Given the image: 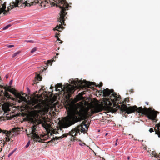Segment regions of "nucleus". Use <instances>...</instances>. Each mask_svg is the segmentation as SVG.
Instances as JSON below:
<instances>
[{"label": "nucleus", "mask_w": 160, "mask_h": 160, "mask_svg": "<svg viewBox=\"0 0 160 160\" xmlns=\"http://www.w3.org/2000/svg\"><path fill=\"white\" fill-rule=\"evenodd\" d=\"M13 152H11L8 155V157H10L11 155L13 154Z\"/></svg>", "instance_id": "nucleus-28"}, {"label": "nucleus", "mask_w": 160, "mask_h": 160, "mask_svg": "<svg viewBox=\"0 0 160 160\" xmlns=\"http://www.w3.org/2000/svg\"><path fill=\"white\" fill-rule=\"evenodd\" d=\"M20 128L18 127H15L12 128L9 131H6L4 132L5 138V141L8 142L10 140V138L13 136L18 135L19 133V132L20 131Z\"/></svg>", "instance_id": "nucleus-9"}, {"label": "nucleus", "mask_w": 160, "mask_h": 160, "mask_svg": "<svg viewBox=\"0 0 160 160\" xmlns=\"http://www.w3.org/2000/svg\"><path fill=\"white\" fill-rule=\"evenodd\" d=\"M36 78L35 79L34 82L33 83V84H32V85L36 84L38 82V81L41 80L42 77L39 75L37 74L36 76Z\"/></svg>", "instance_id": "nucleus-14"}, {"label": "nucleus", "mask_w": 160, "mask_h": 160, "mask_svg": "<svg viewBox=\"0 0 160 160\" xmlns=\"http://www.w3.org/2000/svg\"><path fill=\"white\" fill-rule=\"evenodd\" d=\"M115 145L116 146H117V142H116L115 144Z\"/></svg>", "instance_id": "nucleus-41"}, {"label": "nucleus", "mask_w": 160, "mask_h": 160, "mask_svg": "<svg viewBox=\"0 0 160 160\" xmlns=\"http://www.w3.org/2000/svg\"><path fill=\"white\" fill-rule=\"evenodd\" d=\"M16 148L14 149V150H13L12 151V152H13H13L15 151L16 150Z\"/></svg>", "instance_id": "nucleus-35"}, {"label": "nucleus", "mask_w": 160, "mask_h": 160, "mask_svg": "<svg viewBox=\"0 0 160 160\" xmlns=\"http://www.w3.org/2000/svg\"><path fill=\"white\" fill-rule=\"evenodd\" d=\"M12 93L14 94L17 98H19V99L22 101L24 99H26L25 97L22 96L19 93H17L16 94L15 92H13Z\"/></svg>", "instance_id": "nucleus-12"}, {"label": "nucleus", "mask_w": 160, "mask_h": 160, "mask_svg": "<svg viewBox=\"0 0 160 160\" xmlns=\"http://www.w3.org/2000/svg\"><path fill=\"white\" fill-rule=\"evenodd\" d=\"M16 148L14 149V150H13L12 151V152H13H13L15 151L16 150Z\"/></svg>", "instance_id": "nucleus-36"}, {"label": "nucleus", "mask_w": 160, "mask_h": 160, "mask_svg": "<svg viewBox=\"0 0 160 160\" xmlns=\"http://www.w3.org/2000/svg\"><path fill=\"white\" fill-rule=\"evenodd\" d=\"M2 151V148H1L0 150V152H1Z\"/></svg>", "instance_id": "nucleus-38"}, {"label": "nucleus", "mask_w": 160, "mask_h": 160, "mask_svg": "<svg viewBox=\"0 0 160 160\" xmlns=\"http://www.w3.org/2000/svg\"><path fill=\"white\" fill-rule=\"evenodd\" d=\"M27 91H28V93H29L30 92V89H29V88H27Z\"/></svg>", "instance_id": "nucleus-30"}, {"label": "nucleus", "mask_w": 160, "mask_h": 160, "mask_svg": "<svg viewBox=\"0 0 160 160\" xmlns=\"http://www.w3.org/2000/svg\"><path fill=\"white\" fill-rule=\"evenodd\" d=\"M11 25L10 24H9L7 25L5 27L3 28L2 29L3 30H5L7 29L9 27H11Z\"/></svg>", "instance_id": "nucleus-18"}, {"label": "nucleus", "mask_w": 160, "mask_h": 160, "mask_svg": "<svg viewBox=\"0 0 160 160\" xmlns=\"http://www.w3.org/2000/svg\"><path fill=\"white\" fill-rule=\"evenodd\" d=\"M55 90L57 91H60L59 89H58V88H61V89H62V92L61 93H63L65 98L68 100L69 99L71 95L74 92V88L70 87L69 86H66L65 87V86L62 85L60 83L56 85L55 86Z\"/></svg>", "instance_id": "nucleus-7"}, {"label": "nucleus", "mask_w": 160, "mask_h": 160, "mask_svg": "<svg viewBox=\"0 0 160 160\" xmlns=\"http://www.w3.org/2000/svg\"><path fill=\"white\" fill-rule=\"evenodd\" d=\"M19 1L18 0H16L13 3L12 7H18Z\"/></svg>", "instance_id": "nucleus-16"}, {"label": "nucleus", "mask_w": 160, "mask_h": 160, "mask_svg": "<svg viewBox=\"0 0 160 160\" xmlns=\"http://www.w3.org/2000/svg\"><path fill=\"white\" fill-rule=\"evenodd\" d=\"M24 4H25V6H30V3H28L26 1L25 2Z\"/></svg>", "instance_id": "nucleus-22"}, {"label": "nucleus", "mask_w": 160, "mask_h": 160, "mask_svg": "<svg viewBox=\"0 0 160 160\" xmlns=\"http://www.w3.org/2000/svg\"><path fill=\"white\" fill-rule=\"evenodd\" d=\"M8 10L9 11V7L8 8Z\"/></svg>", "instance_id": "nucleus-46"}, {"label": "nucleus", "mask_w": 160, "mask_h": 160, "mask_svg": "<svg viewBox=\"0 0 160 160\" xmlns=\"http://www.w3.org/2000/svg\"><path fill=\"white\" fill-rule=\"evenodd\" d=\"M56 2V6L59 7L61 9L59 16L58 18V21L61 24L59 26L57 25L53 29L54 31L58 30L61 28L62 24H64L65 17L67 14L66 12V10H68L69 7L68 4L66 2V0H53Z\"/></svg>", "instance_id": "nucleus-1"}, {"label": "nucleus", "mask_w": 160, "mask_h": 160, "mask_svg": "<svg viewBox=\"0 0 160 160\" xmlns=\"http://www.w3.org/2000/svg\"><path fill=\"white\" fill-rule=\"evenodd\" d=\"M81 115L79 109L78 108L74 109L71 114L68 117L63 123V125L64 128H67L74 124L79 121V117Z\"/></svg>", "instance_id": "nucleus-5"}, {"label": "nucleus", "mask_w": 160, "mask_h": 160, "mask_svg": "<svg viewBox=\"0 0 160 160\" xmlns=\"http://www.w3.org/2000/svg\"><path fill=\"white\" fill-rule=\"evenodd\" d=\"M6 8V3H4L0 9V17L3 16V15H5L7 13V12L5 10Z\"/></svg>", "instance_id": "nucleus-11"}, {"label": "nucleus", "mask_w": 160, "mask_h": 160, "mask_svg": "<svg viewBox=\"0 0 160 160\" xmlns=\"http://www.w3.org/2000/svg\"><path fill=\"white\" fill-rule=\"evenodd\" d=\"M52 62V61L51 60H48L47 61V63L48 64H51V63Z\"/></svg>", "instance_id": "nucleus-25"}, {"label": "nucleus", "mask_w": 160, "mask_h": 160, "mask_svg": "<svg viewBox=\"0 0 160 160\" xmlns=\"http://www.w3.org/2000/svg\"><path fill=\"white\" fill-rule=\"evenodd\" d=\"M5 97L7 98L8 100L13 99L11 95H10L8 92H6L5 93Z\"/></svg>", "instance_id": "nucleus-15"}, {"label": "nucleus", "mask_w": 160, "mask_h": 160, "mask_svg": "<svg viewBox=\"0 0 160 160\" xmlns=\"http://www.w3.org/2000/svg\"><path fill=\"white\" fill-rule=\"evenodd\" d=\"M37 49V48H32V50L31 51V52L32 53L34 52L35 51H36Z\"/></svg>", "instance_id": "nucleus-19"}, {"label": "nucleus", "mask_w": 160, "mask_h": 160, "mask_svg": "<svg viewBox=\"0 0 160 160\" xmlns=\"http://www.w3.org/2000/svg\"><path fill=\"white\" fill-rule=\"evenodd\" d=\"M79 94H80L81 95H82V94L81 93H79Z\"/></svg>", "instance_id": "nucleus-45"}, {"label": "nucleus", "mask_w": 160, "mask_h": 160, "mask_svg": "<svg viewBox=\"0 0 160 160\" xmlns=\"http://www.w3.org/2000/svg\"><path fill=\"white\" fill-rule=\"evenodd\" d=\"M6 78H8V76L7 75H6Z\"/></svg>", "instance_id": "nucleus-42"}, {"label": "nucleus", "mask_w": 160, "mask_h": 160, "mask_svg": "<svg viewBox=\"0 0 160 160\" xmlns=\"http://www.w3.org/2000/svg\"><path fill=\"white\" fill-rule=\"evenodd\" d=\"M79 145L81 146H85L86 145V144H85V143H84V142H82V143H80L79 144Z\"/></svg>", "instance_id": "nucleus-26"}, {"label": "nucleus", "mask_w": 160, "mask_h": 160, "mask_svg": "<svg viewBox=\"0 0 160 160\" xmlns=\"http://www.w3.org/2000/svg\"><path fill=\"white\" fill-rule=\"evenodd\" d=\"M14 46L12 45H7V47L8 48H12L14 47Z\"/></svg>", "instance_id": "nucleus-23"}, {"label": "nucleus", "mask_w": 160, "mask_h": 160, "mask_svg": "<svg viewBox=\"0 0 160 160\" xmlns=\"http://www.w3.org/2000/svg\"><path fill=\"white\" fill-rule=\"evenodd\" d=\"M30 143V141L29 140L28 142L26 145L25 146V147L26 148H28L29 147V146Z\"/></svg>", "instance_id": "nucleus-20"}, {"label": "nucleus", "mask_w": 160, "mask_h": 160, "mask_svg": "<svg viewBox=\"0 0 160 160\" xmlns=\"http://www.w3.org/2000/svg\"><path fill=\"white\" fill-rule=\"evenodd\" d=\"M20 53V51H18L17 52H16L15 53H14L12 55V57L13 58H14L18 54Z\"/></svg>", "instance_id": "nucleus-17"}, {"label": "nucleus", "mask_w": 160, "mask_h": 160, "mask_svg": "<svg viewBox=\"0 0 160 160\" xmlns=\"http://www.w3.org/2000/svg\"><path fill=\"white\" fill-rule=\"evenodd\" d=\"M25 42H30V43H33L34 41L33 40H26L25 41Z\"/></svg>", "instance_id": "nucleus-21"}, {"label": "nucleus", "mask_w": 160, "mask_h": 160, "mask_svg": "<svg viewBox=\"0 0 160 160\" xmlns=\"http://www.w3.org/2000/svg\"><path fill=\"white\" fill-rule=\"evenodd\" d=\"M146 104H147V105H148V102H146Z\"/></svg>", "instance_id": "nucleus-40"}, {"label": "nucleus", "mask_w": 160, "mask_h": 160, "mask_svg": "<svg viewBox=\"0 0 160 160\" xmlns=\"http://www.w3.org/2000/svg\"><path fill=\"white\" fill-rule=\"evenodd\" d=\"M6 144V143L5 142L3 143V146H4V145H5V144Z\"/></svg>", "instance_id": "nucleus-37"}, {"label": "nucleus", "mask_w": 160, "mask_h": 160, "mask_svg": "<svg viewBox=\"0 0 160 160\" xmlns=\"http://www.w3.org/2000/svg\"><path fill=\"white\" fill-rule=\"evenodd\" d=\"M58 53H57V55H58Z\"/></svg>", "instance_id": "nucleus-47"}, {"label": "nucleus", "mask_w": 160, "mask_h": 160, "mask_svg": "<svg viewBox=\"0 0 160 160\" xmlns=\"http://www.w3.org/2000/svg\"><path fill=\"white\" fill-rule=\"evenodd\" d=\"M36 130L35 126L33 128H29L28 132H27V135L28 137H31L34 141H37L39 142H43L42 140L36 133Z\"/></svg>", "instance_id": "nucleus-10"}, {"label": "nucleus", "mask_w": 160, "mask_h": 160, "mask_svg": "<svg viewBox=\"0 0 160 160\" xmlns=\"http://www.w3.org/2000/svg\"><path fill=\"white\" fill-rule=\"evenodd\" d=\"M149 131L150 132H152L154 131L153 129L152 128H151L149 129Z\"/></svg>", "instance_id": "nucleus-27"}, {"label": "nucleus", "mask_w": 160, "mask_h": 160, "mask_svg": "<svg viewBox=\"0 0 160 160\" xmlns=\"http://www.w3.org/2000/svg\"><path fill=\"white\" fill-rule=\"evenodd\" d=\"M30 105L33 109H38L35 111L36 115L37 116L36 119L39 121H41L42 118V116L47 112V110L43 107L42 100L38 98H33L31 101Z\"/></svg>", "instance_id": "nucleus-4"}, {"label": "nucleus", "mask_w": 160, "mask_h": 160, "mask_svg": "<svg viewBox=\"0 0 160 160\" xmlns=\"http://www.w3.org/2000/svg\"><path fill=\"white\" fill-rule=\"evenodd\" d=\"M57 40H58V41H61V43H62V41H61L60 40V39L58 37V39H57Z\"/></svg>", "instance_id": "nucleus-32"}, {"label": "nucleus", "mask_w": 160, "mask_h": 160, "mask_svg": "<svg viewBox=\"0 0 160 160\" xmlns=\"http://www.w3.org/2000/svg\"><path fill=\"white\" fill-rule=\"evenodd\" d=\"M22 95H25V93H23L22 94Z\"/></svg>", "instance_id": "nucleus-43"}, {"label": "nucleus", "mask_w": 160, "mask_h": 160, "mask_svg": "<svg viewBox=\"0 0 160 160\" xmlns=\"http://www.w3.org/2000/svg\"><path fill=\"white\" fill-rule=\"evenodd\" d=\"M101 92L103 93L104 97H108L105 98L103 100L104 104L107 106H112V103H116L117 102L120 101L121 99L120 96L114 92L113 89L110 90L106 88L102 90Z\"/></svg>", "instance_id": "nucleus-2"}, {"label": "nucleus", "mask_w": 160, "mask_h": 160, "mask_svg": "<svg viewBox=\"0 0 160 160\" xmlns=\"http://www.w3.org/2000/svg\"><path fill=\"white\" fill-rule=\"evenodd\" d=\"M157 129H154L155 132V134H157L158 137H160V126L158 124L156 125Z\"/></svg>", "instance_id": "nucleus-13"}, {"label": "nucleus", "mask_w": 160, "mask_h": 160, "mask_svg": "<svg viewBox=\"0 0 160 160\" xmlns=\"http://www.w3.org/2000/svg\"><path fill=\"white\" fill-rule=\"evenodd\" d=\"M129 159H130V157H128V160H129Z\"/></svg>", "instance_id": "nucleus-39"}, {"label": "nucleus", "mask_w": 160, "mask_h": 160, "mask_svg": "<svg viewBox=\"0 0 160 160\" xmlns=\"http://www.w3.org/2000/svg\"><path fill=\"white\" fill-rule=\"evenodd\" d=\"M12 80H11L10 81V82H9V85H11V84H12Z\"/></svg>", "instance_id": "nucleus-31"}, {"label": "nucleus", "mask_w": 160, "mask_h": 160, "mask_svg": "<svg viewBox=\"0 0 160 160\" xmlns=\"http://www.w3.org/2000/svg\"><path fill=\"white\" fill-rule=\"evenodd\" d=\"M35 2L37 3H41L42 2V1L41 0H36Z\"/></svg>", "instance_id": "nucleus-24"}, {"label": "nucleus", "mask_w": 160, "mask_h": 160, "mask_svg": "<svg viewBox=\"0 0 160 160\" xmlns=\"http://www.w3.org/2000/svg\"><path fill=\"white\" fill-rule=\"evenodd\" d=\"M69 82L72 84H73L75 86L81 85L83 86V84H85V85L88 86L89 88H92V86L95 85L96 87H100L102 86L103 84L102 82H100V85H96V84L95 82H88L86 80H83V81H79L78 78L77 80H73V79H70L69 81Z\"/></svg>", "instance_id": "nucleus-8"}, {"label": "nucleus", "mask_w": 160, "mask_h": 160, "mask_svg": "<svg viewBox=\"0 0 160 160\" xmlns=\"http://www.w3.org/2000/svg\"><path fill=\"white\" fill-rule=\"evenodd\" d=\"M51 142V141H48V143H49Z\"/></svg>", "instance_id": "nucleus-44"}, {"label": "nucleus", "mask_w": 160, "mask_h": 160, "mask_svg": "<svg viewBox=\"0 0 160 160\" xmlns=\"http://www.w3.org/2000/svg\"><path fill=\"white\" fill-rule=\"evenodd\" d=\"M58 34H56L55 36V37L56 38H58Z\"/></svg>", "instance_id": "nucleus-34"}, {"label": "nucleus", "mask_w": 160, "mask_h": 160, "mask_svg": "<svg viewBox=\"0 0 160 160\" xmlns=\"http://www.w3.org/2000/svg\"><path fill=\"white\" fill-rule=\"evenodd\" d=\"M6 130H1V129H0V133H1L2 132H3V133H4V132L5 131H6Z\"/></svg>", "instance_id": "nucleus-29"}, {"label": "nucleus", "mask_w": 160, "mask_h": 160, "mask_svg": "<svg viewBox=\"0 0 160 160\" xmlns=\"http://www.w3.org/2000/svg\"><path fill=\"white\" fill-rule=\"evenodd\" d=\"M86 130L85 128H83V125L80 124L77 127H75L74 128L72 129L67 134H65L63 135V137H67L68 135H70L71 136V141H74L76 139V136L78 135V133L80 134V132L82 133H86Z\"/></svg>", "instance_id": "nucleus-6"}, {"label": "nucleus", "mask_w": 160, "mask_h": 160, "mask_svg": "<svg viewBox=\"0 0 160 160\" xmlns=\"http://www.w3.org/2000/svg\"><path fill=\"white\" fill-rule=\"evenodd\" d=\"M84 125L85 127L86 128H88L87 125V124H84Z\"/></svg>", "instance_id": "nucleus-33"}, {"label": "nucleus", "mask_w": 160, "mask_h": 160, "mask_svg": "<svg viewBox=\"0 0 160 160\" xmlns=\"http://www.w3.org/2000/svg\"><path fill=\"white\" fill-rule=\"evenodd\" d=\"M136 111L139 113L145 115L149 119L153 121L155 120L157 115V111H152L146 108H143L142 107L138 108L136 106L127 107L125 109L126 113L128 114L132 113Z\"/></svg>", "instance_id": "nucleus-3"}]
</instances>
